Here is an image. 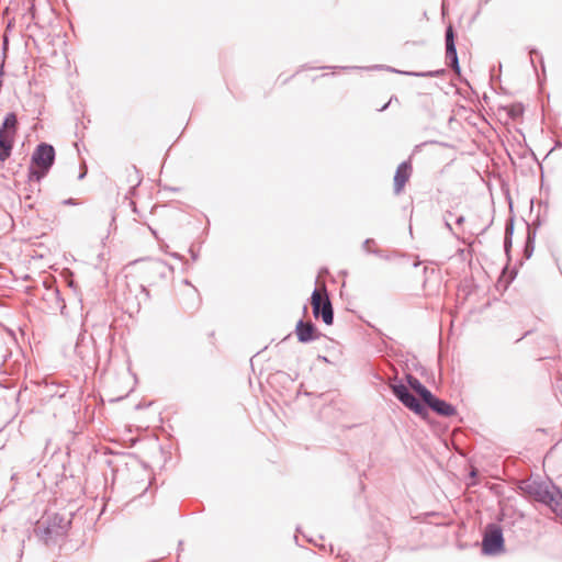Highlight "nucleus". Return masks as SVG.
Returning <instances> with one entry per match:
<instances>
[{
	"mask_svg": "<svg viewBox=\"0 0 562 562\" xmlns=\"http://www.w3.org/2000/svg\"><path fill=\"white\" fill-rule=\"evenodd\" d=\"M370 243H371V240H370V239H367V240L364 241V244H363V247H364L366 249H369V244H370Z\"/></svg>",
	"mask_w": 562,
	"mask_h": 562,
	"instance_id": "18",
	"label": "nucleus"
},
{
	"mask_svg": "<svg viewBox=\"0 0 562 562\" xmlns=\"http://www.w3.org/2000/svg\"><path fill=\"white\" fill-rule=\"evenodd\" d=\"M464 221H465L464 216H463V215H461V216H459V217L456 220V223H457L458 225H462V224L464 223Z\"/></svg>",
	"mask_w": 562,
	"mask_h": 562,
	"instance_id": "17",
	"label": "nucleus"
},
{
	"mask_svg": "<svg viewBox=\"0 0 562 562\" xmlns=\"http://www.w3.org/2000/svg\"><path fill=\"white\" fill-rule=\"evenodd\" d=\"M443 72H445L443 69H438V70L424 71V72L407 71V72H404V74L408 75V76H414V77H439Z\"/></svg>",
	"mask_w": 562,
	"mask_h": 562,
	"instance_id": "14",
	"label": "nucleus"
},
{
	"mask_svg": "<svg viewBox=\"0 0 562 562\" xmlns=\"http://www.w3.org/2000/svg\"><path fill=\"white\" fill-rule=\"evenodd\" d=\"M18 131L16 115L11 112L4 116L0 126V161L4 162L10 156Z\"/></svg>",
	"mask_w": 562,
	"mask_h": 562,
	"instance_id": "3",
	"label": "nucleus"
},
{
	"mask_svg": "<svg viewBox=\"0 0 562 562\" xmlns=\"http://www.w3.org/2000/svg\"><path fill=\"white\" fill-rule=\"evenodd\" d=\"M412 173V166L407 161H403L396 168L395 175H394V192L395 194H400L406 182L408 181Z\"/></svg>",
	"mask_w": 562,
	"mask_h": 562,
	"instance_id": "10",
	"label": "nucleus"
},
{
	"mask_svg": "<svg viewBox=\"0 0 562 562\" xmlns=\"http://www.w3.org/2000/svg\"><path fill=\"white\" fill-rule=\"evenodd\" d=\"M66 204H75V201L72 199H68L65 201Z\"/></svg>",
	"mask_w": 562,
	"mask_h": 562,
	"instance_id": "20",
	"label": "nucleus"
},
{
	"mask_svg": "<svg viewBox=\"0 0 562 562\" xmlns=\"http://www.w3.org/2000/svg\"><path fill=\"white\" fill-rule=\"evenodd\" d=\"M426 404L437 414L441 416H452L456 414V408L447 403L446 401H442L440 398H437L436 396L431 395V398L426 402Z\"/></svg>",
	"mask_w": 562,
	"mask_h": 562,
	"instance_id": "11",
	"label": "nucleus"
},
{
	"mask_svg": "<svg viewBox=\"0 0 562 562\" xmlns=\"http://www.w3.org/2000/svg\"><path fill=\"white\" fill-rule=\"evenodd\" d=\"M512 226L506 227V237H505V247L507 248L508 245H510V238L509 235L512 234Z\"/></svg>",
	"mask_w": 562,
	"mask_h": 562,
	"instance_id": "15",
	"label": "nucleus"
},
{
	"mask_svg": "<svg viewBox=\"0 0 562 562\" xmlns=\"http://www.w3.org/2000/svg\"><path fill=\"white\" fill-rule=\"evenodd\" d=\"M483 551L486 554H495L503 549L504 538L502 529L497 526H490L483 538Z\"/></svg>",
	"mask_w": 562,
	"mask_h": 562,
	"instance_id": "7",
	"label": "nucleus"
},
{
	"mask_svg": "<svg viewBox=\"0 0 562 562\" xmlns=\"http://www.w3.org/2000/svg\"><path fill=\"white\" fill-rule=\"evenodd\" d=\"M391 101H392V100H390L386 104H384V105L380 109V111H384V110L389 106V104L391 103Z\"/></svg>",
	"mask_w": 562,
	"mask_h": 562,
	"instance_id": "19",
	"label": "nucleus"
},
{
	"mask_svg": "<svg viewBox=\"0 0 562 562\" xmlns=\"http://www.w3.org/2000/svg\"><path fill=\"white\" fill-rule=\"evenodd\" d=\"M295 334L300 342L306 344L317 340L321 333L316 329L313 323L300 319L295 326Z\"/></svg>",
	"mask_w": 562,
	"mask_h": 562,
	"instance_id": "9",
	"label": "nucleus"
},
{
	"mask_svg": "<svg viewBox=\"0 0 562 562\" xmlns=\"http://www.w3.org/2000/svg\"><path fill=\"white\" fill-rule=\"evenodd\" d=\"M407 383L416 393L420 395L425 403L431 398L432 393L425 385H423L417 378L407 375Z\"/></svg>",
	"mask_w": 562,
	"mask_h": 562,
	"instance_id": "12",
	"label": "nucleus"
},
{
	"mask_svg": "<svg viewBox=\"0 0 562 562\" xmlns=\"http://www.w3.org/2000/svg\"><path fill=\"white\" fill-rule=\"evenodd\" d=\"M552 499L547 502L548 505L553 513L562 517V492L554 486L553 491H551Z\"/></svg>",
	"mask_w": 562,
	"mask_h": 562,
	"instance_id": "13",
	"label": "nucleus"
},
{
	"mask_svg": "<svg viewBox=\"0 0 562 562\" xmlns=\"http://www.w3.org/2000/svg\"><path fill=\"white\" fill-rule=\"evenodd\" d=\"M311 304L315 317L321 315L326 325L333 324L334 311L326 291L324 292V295H322V293L315 289L312 293Z\"/></svg>",
	"mask_w": 562,
	"mask_h": 562,
	"instance_id": "4",
	"label": "nucleus"
},
{
	"mask_svg": "<svg viewBox=\"0 0 562 562\" xmlns=\"http://www.w3.org/2000/svg\"><path fill=\"white\" fill-rule=\"evenodd\" d=\"M446 59L449 63V66L457 72L460 74V66L458 60V54L454 43V32L451 25H449L446 30Z\"/></svg>",
	"mask_w": 562,
	"mask_h": 562,
	"instance_id": "8",
	"label": "nucleus"
},
{
	"mask_svg": "<svg viewBox=\"0 0 562 562\" xmlns=\"http://www.w3.org/2000/svg\"><path fill=\"white\" fill-rule=\"evenodd\" d=\"M520 488L536 501L547 504V502L552 499L551 491H553L554 485L535 480H526L521 482Z\"/></svg>",
	"mask_w": 562,
	"mask_h": 562,
	"instance_id": "5",
	"label": "nucleus"
},
{
	"mask_svg": "<svg viewBox=\"0 0 562 562\" xmlns=\"http://www.w3.org/2000/svg\"><path fill=\"white\" fill-rule=\"evenodd\" d=\"M394 395L414 413L422 415L426 412L425 406L408 391L404 384L392 385Z\"/></svg>",
	"mask_w": 562,
	"mask_h": 562,
	"instance_id": "6",
	"label": "nucleus"
},
{
	"mask_svg": "<svg viewBox=\"0 0 562 562\" xmlns=\"http://www.w3.org/2000/svg\"><path fill=\"white\" fill-rule=\"evenodd\" d=\"M55 161V149L47 143H41L34 149L29 167L30 183H40L47 176Z\"/></svg>",
	"mask_w": 562,
	"mask_h": 562,
	"instance_id": "2",
	"label": "nucleus"
},
{
	"mask_svg": "<svg viewBox=\"0 0 562 562\" xmlns=\"http://www.w3.org/2000/svg\"><path fill=\"white\" fill-rule=\"evenodd\" d=\"M445 226H446V228H447L450 233H452L453 235H456V234L453 233V229H452L451 224H450L447 220H446V222H445Z\"/></svg>",
	"mask_w": 562,
	"mask_h": 562,
	"instance_id": "16",
	"label": "nucleus"
},
{
	"mask_svg": "<svg viewBox=\"0 0 562 562\" xmlns=\"http://www.w3.org/2000/svg\"><path fill=\"white\" fill-rule=\"evenodd\" d=\"M85 172H82L80 176H79V179H82L85 177Z\"/></svg>",
	"mask_w": 562,
	"mask_h": 562,
	"instance_id": "21",
	"label": "nucleus"
},
{
	"mask_svg": "<svg viewBox=\"0 0 562 562\" xmlns=\"http://www.w3.org/2000/svg\"><path fill=\"white\" fill-rule=\"evenodd\" d=\"M126 286L138 292L136 302L128 304L131 311H138L142 302L149 300L148 286H155L172 274L173 268L160 259L135 260L126 266Z\"/></svg>",
	"mask_w": 562,
	"mask_h": 562,
	"instance_id": "1",
	"label": "nucleus"
}]
</instances>
